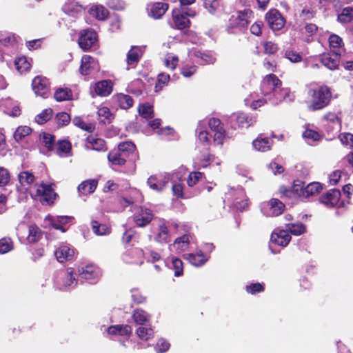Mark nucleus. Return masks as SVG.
Listing matches in <instances>:
<instances>
[{"label":"nucleus","mask_w":353,"mask_h":353,"mask_svg":"<svg viewBox=\"0 0 353 353\" xmlns=\"http://www.w3.org/2000/svg\"><path fill=\"white\" fill-rule=\"evenodd\" d=\"M308 95L310 97L308 109L311 111L324 108L329 104L332 97L331 91L326 85L321 86L318 89H310Z\"/></svg>","instance_id":"nucleus-1"},{"label":"nucleus","mask_w":353,"mask_h":353,"mask_svg":"<svg viewBox=\"0 0 353 353\" xmlns=\"http://www.w3.org/2000/svg\"><path fill=\"white\" fill-rule=\"evenodd\" d=\"M97 32L92 29H85L79 32L78 43L83 50H88L97 45Z\"/></svg>","instance_id":"nucleus-2"},{"label":"nucleus","mask_w":353,"mask_h":353,"mask_svg":"<svg viewBox=\"0 0 353 353\" xmlns=\"http://www.w3.org/2000/svg\"><path fill=\"white\" fill-rule=\"evenodd\" d=\"M252 18H253V12L250 9L238 11L230 18V26L231 28H245Z\"/></svg>","instance_id":"nucleus-3"},{"label":"nucleus","mask_w":353,"mask_h":353,"mask_svg":"<svg viewBox=\"0 0 353 353\" xmlns=\"http://www.w3.org/2000/svg\"><path fill=\"white\" fill-rule=\"evenodd\" d=\"M265 20L273 31L281 30L285 23L284 17L276 9L270 10L265 15Z\"/></svg>","instance_id":"nucleus-4"},{"label":"nucleus","mask_w":353,"mask_h":353,"mask_svg":"<svg viewBox=\"0 0 353 353\" xmlns=\"http://www.w3.org/2000/svg\"><path fill=\"white\" fill-rule=\"evenodd\" d=\"M281 85V81L277 77L273 74H270L267 75L263 80L261 90L265 95L272 92L274 93L275 96H276L279 91H282L280 89Z\"/></svg>","instance_id":"nucleus-5"},{"label":"nucleus","mask_w":353,"mask_h":353,"mask_svg":"<svg viewBox=\"0 0 353 353\" xmlns=\"http://www.w3.org/2000/svg\"><path fill=\"white\" fill-rule=\"evenodd\" d=\"M36 196L39 197L42 203L52 204L56 199L57 194L50 185L41 183L36 185Z\"/></svg>","instance_id":"nucleus-6"},{"label":"nucleus","mask_w":353,"mask_h":353,"mask_svg":"<svg viewBox=\"0 0 353 353\" xmlns=\"http://www.w3.org/2000/svg\"><path fill=\"white\" fill-rule=\"evenodd\" d=\"M32 89L37 95L46 97L49 92V81L44 77H34L32 83Z\"/></svg>","instance_id":"nucleus-7"},{"label":"nucleus","mask_w":353,"mask_h":353,"mask_svg":"<svg viewBox=\"0 0 353 353\" xmlns=\"http://www.w3.org/2000/svg\"><path fill=\"white\" fill-rule=\"evenodd\" d=\"M169 8V4L165 2L150 3L147 6V10L150 17L159 19L162 17Z\"/></svg>","instance_id":"nucleus-8"},{"label":"nucleus","mask_w":353,"mask_h":353,"mask_svg":"<svg viewBox=\"0 0 353 353\" xmlns=\"http://www.w3.org/2000/svg\"><path fill=\"white\" fill-rule=\"evenodd\" d=\"M208 125L210 129L214 132V140L219 144L222 145L223 140L225 137V131L223 127L221 121L216 118H211L209 119Z\"/></svg>","instance_id":"nucleus-9"},{"label":"nucleus","mask_w":353,"mask_h":353,"mask_svg":"<svg viewBox=\"0 0 353 353\" xmlns=\"http://www.w3.org/2000/svg\"><path fill=\"white\" fill-rule=\"evenodd\" d=\"M280 192L287 197H301L304 198L305 183L301 181H295L292 189L280 188Z\"/></svg>","instance_id":"nucleus-10"},{"label":"nucleus","mask_w":353,"mask_h":353,"mask_svg":"<svg viewBox=\"0 0 353 353\" xmlns=\"http://www.w3.org/2000/svg\"><path fill=\"white\" fill-rule=\"evenodd\" d=\"M153 217L150 210L141 208L139 213L134 214L133 220L138 227H145L151 222Z\"/></svg>","instance_id":"nucleus-11"},{"label":"nucleus","mask_w":353,"mask_h":353,"mask_svg":"<svg viewBox=\"0 0 353 353\" xmlns=\"http://www.w3.org/2000/svg\"><path fill=\"white\" fill-rule=\"evenodd\" d=\"M54 254L59 262L64 263L73 259L74 250L67 245H62L57 249Z\"/></svg>","instance_id":"nucleus-12"},{"label":"nucleus","mask_w":353,"mask_h":353,"mask_svg":"<svg viewBox=\"0 0 353 353\" xmlns=\"http://www.w3.org/2000/svg\"><path fill=\"white\" fill-rule=\"evenodd\" d=\"M172 14L174 27L176 28L183 30L189 26L190 20L184 14L183 11H181L179 9H174Z\"/></svg>","instance_id":"nucleus-13"},{"label":"nucleus","mask_w":353,"mask_h":353,"mask_svg":"<svg viewBox=\"0 0 353 353\" xmlns=\"http://www.w3.org/2000/svg\"><path fill=\"white\" fill-rule=\"evenodd\" d=\"M340 54L334 52L332 54H323L321 58L323 65L330 70H335L339 63Z\"/></svg>","instance_id":"nucleus-14"},{"label":"nucleus","mask_w":353,"mask_h":353,"mask_svg":"<svg viewBox=\"0 0 353 353\" xmlns=\"http://www.w3.org/2000/svg\"><path fill=\"white\" fill-rule=\"evenodd\" d=\"M143 55V50L139 46H132L127 54L128 65L134 68Z\"/></svg>","instance_id":"nucleus-15"},{"label":"nucleus","mask_w":353,"mask_h":353,"mask_svg":"<svg viewBox=\"0 0 353 353\" xmlns=\"http://www.w3.org/2000/svg\"><path fill=\"white\" fill-rule=\"evenodd\" d=\"M341 197V192L336 189L329 190L321 198V201L327 206L333 207L337 204Z\"/></svg>","instance_id":"nucleus-16"},{"label":"nucleus","mask_w":353,"mask_h":353,"mask_svg":"<svg viewBox=\"0 0 353 353\" xmlns=\"http://www.w3.org/2000/svg\"><path fill=\"white\" fill-rule=\"evenodd\" d=\"M85 147L87 149L97 151H105L107 150L105 141L93 135L87 137Z\"/></svg>","instance_id":"nucleus-17"},{"label":"nucleus","mask_w":353,"mask_h":353,"mask_svg":"<svg viewBox=\"0 0 353 353\" xmlns=\"http://www.w3.org/2000/svg\"><path fill=\"white\" fill-rule=\"evenodd\" d=\"M203 6L212 15L221 13L223 10V3L221 0H203Z\"/></svg>","instance_id":"nucleus-18"},{"label":"nucleus","mask_w":353,"mask_h":353,"mask_svg":"<svg viewBox=\"0 0 353 353\" xmlns=\"http://www.w3.org/2000/svg\"><path fill=\"white\" fill-rule=\"evenodd\" d=\"M94 88L97 95L106 97L112 92V84L110 81L103 80L96 83Z\"/></svg>","instance_id":"nucleus-19"},{"label":"nucleus","mask_w":353,"mask_h":353,"mask_svg":"<svg viewBox=\"0 0 353 353\" xmlns=\"http://www.w3.org/2000/svg\"><path fill=\"white\" fill-rule=\"evenodd\" d=\"M291 239L290 235L286 230H279L278 232H274L272 234L271 241L276 244L285 247L286 246Z\"/></svg>","instance_id":"nucleus-20"},{"label":"nucleus","mask_w":353,"mask_h":353,"mask_svg":"<svg viewBox=\"0 0 353 353\" xmlns=\"http://www.w3.org/2000/svg\"><path fill=\"white\" fill-rule=\"evenodd\" d=\"M272 141L268 138H264L260 134L255 140L253 141L252 145L254 148L260 152H266L270 150L272 145Z\"/></svg>","instance_id":"nucleus-21"},{"label":"nucleus","mask_w":353,"mask_h":353,"mask_svg":"<svg viewBox=\"0 0 353 353\" xmlns=\"http://www.w3.org/2000/svg\"><path fill=\"white\" fill-rule=\"evenodd\" d=\"M108 333L112 335L129 336L132 333V328L128 325H111L108 328Z\"/></svg>","instance_id":"nucleus-22"},{"label":"nucleus","mask_w":353,"mask_h":353,"mask_svg":"<svg viewBox=\"0 0 353 353\" xmlns=\"http://www.w3.org/2000/svg\"><path fill=\"white\" fill-rule=\"evenodd\" d=\"M97 186V181L95 180H87L82 182L78 186V192L80 195H87L94 192Z\"/></svg>","instance_id":"nucleus-23"},{"label":"nucleus","mask_w":353,"mask_h":353,"mask_svg":"<svg viewBox=\"0 0 353 353\" xmlns=\"http://www.w3.org/2000/svg\"><path fill=\"white\" fill-rule=\"evenodd\" d=\"M270 216L280 215L284 210L285 205L277 199H272L268 203Z\"/></svg>","instance_id":"nucleus-24"},{"label":"nucleus","mask_w":353,"mask_h":353,"mask_svg":"<svg viewBox=\"0 0 353 353\" xmlns=\"http://www.w3.org/2000/svg\"><path fill=\"white\" fill-rule=\"evenodd\" d=\"M108 159L113 165H123L126 162V155L123 154L119 150H112L110 152Z\"/></svg>","instance_id":"nucleus-25"},{"label":"nucleus","mask_w":353,"mask_h":353,"mask_svg":"<svg viewBox=\"0 0 353 353\" xmlns=\"http://www.w3.org/2000/svg\"><path fill=\"white\" fill-rule=\"evenodd\" d=\"M168 180H158L155 176H151L148 179L147 183L149 187L157 192L162 191L168 184Z\"/></svg>","instance_id":"nucleus-26"},{"label":"nucleus","mask_w":353,"mask_h":353,"mask_svg":"<svg viewBox=\"0 0 353 353\" xmlns=\"http://www.w3.org/2000/svg\"><path fill=\"white\" fill-rule=\"evenodd\" d=\"M94 59L89 55H84L81 59V64L80 66V72L83 75H87L90 73L92 68H93Z\"/></svg>","instance_id":"nucleus-27"},{"label":"nucleus","mask_w":353,"mask_h":353,"mask_svg":"<svg viewBox=\"0 0 353 353\" xmlns=\"http://www.w3.org/2000/svg\"><path fill=\"white\" fill-rule=\"evenodd\" d=\"M185 259L195 266H201L208 260L201 252L195 254H188L185 256Z\"/></svg>","instance_id":"nucleus-28"},{"label":"nucleus","mask_w":353,"mask_h":353,"mask_svg":"<svg viewBox=\"0 0 353 353\" xmlns=\"http://www.w3.org/2000/svg\"><path fill=\"white\" fill-rule=\"evenodd\" d=\"M90 14L99 20H104L108 17V11L102 6H95L90 9Z\"/></svg>","instance_id":"nucleus-29"},{"label":"nucleus","mask_w":353,"mask_h":353,"mask_svg":"<svg viewBox=\"0 0 353 353\" xmlns=\"http://www.w3.org/2000/svg\"><path fill=\"white\" fill-rule=\"evenodd\" d=\"M91 228L92 232L97 235H106L110 232V228L109 227L95 220L91 221Z\"/></svg>","instance_id":"nucleus-30"},{"label":"nucleus","mask_w":353,"mask_h":353,"mask_svg":"<svg viewBox=\"0 0 353 353\" xmlns=\"http://www.w3.org/2000/svg\"><path fill=\"white\" fill-rule=\"evenodd\" d=\"M132 318L137 324L143 325L148 321L150 316L141 309L135 310L132 313Z\"/></svg>","instance_id":"nucleus-31"},{"label":"nucleus","mask_w":353,"mask_h":353,"mask_svg":"<svg viewBox=\"0 0 353 353\" xmlns=\"http://www.w3.org/2000/svg\"><path fill=\"white\" fill-rule=\"evenodd\" d=\"M322 190V185L318 182L310 183L305 186L304 199L308 198L320 192Z\"/></svg>","instance_id":"nucleus-32"},{"label":"nucleus","mask_w":353,"mask_h":353,"mask_svg":"<svg viewBox=\"0 0 353 353\" xmlns=\"http://www.w3.org/2000/svg\"><path fill=\"white\" fill-rule=\"evenodd\" d=\"M353 20V7H345L338 15V21L342 23H347Z\"/></svg>","instance_id":"nucleus-33"},{"label":"nucleus","mask_w":353,"mask_h":353,"mask_svg":"<svg viewBox=\"0 0 353 353\" xmlns=\"http://www.w3.org/2000/svg\"><path fill=\"white\" fill-rule=\"evenodd\" d=\"M136 333L139 338L143 341L149 340L154 335V331L151 327H144L143 325L137 328Z\"/></svg>","instance_id":"nucleus-34"},{"label":"nucleus","mask_w":353,"mask_h":353,"mask_svg":"<svg viewBox=\"0 0 353 353\" xmlns=\"http://www.w3.org/2000/svg\"><path fill=\"white\" fill-rule=\"evenodd\" d=\"M42 235L41 230L37 225H30L29 227V234L27 240L29 243H33L38 241Z\"/></svg>","instance_id":"nucleus-35"},{"label":"nucleus","mask_w":353,"mask_h":353,"mask_svg":"<svg viewBox=\"0 0 353 353\" xmlns=\"http://www.w3.org/2000/svg\"><path fill=\"white\" fill-rule=\"evenodd\" d=\"M19 183L22 186H29L34 181V176L28 171H23L18 175Z\"/></svg>","instance_id":"nucleus-36"},{"label":"nucleus","mask_w":353,"mask_h":353,"mask_svg":"<svg viewBox=\"0 0 353 353\" xmlns=\"http://www.w3.org/2000/svg\"><path fill=\"white\" fill-rule=\"evenodd\" d=\"M79 276L85 279H91L94 278L97 273L96 272V269L92 265H86L84 268H82L81 270H79Z\"/></svg>","instance_id":"nucleus-37"},{"label":"nucleus","mask_w":353,"mask_h":353,"mask_svg":"<svg viewBox=\"0 0 353 353\" xmlns=\"http://www.w3.org/2000/svg\"><path fill=\"white\" fill-rule=\"evenodd\" d=\"M15 68L20 73L25 72L30 68V64L25 57H21L14 61Z\"/></svg>","instance_id":"nucleus-38"},{"label":"nucleus","mask_w":353,"mask_h":353,"mask_svg":"<svg viewBox=\"0 0 353 353\" xmlns=\"http://www.w3.org/2000/svg\"><path fill=\"white\" fill-rule=\"evenodd\" d=\"M14 243L11 238L3 237L0 239V254H6L12 250Z\"/></svg>","instance_id":"nucleus-39"},{"label":"nucleus","mask_w":353,"mask_h":353,"mask_svg":"<svg viewBox=\"0 0 353 353\" xmlns=\"http://www.w3.org/2000/svg\"><path fill=\"white\" fill-rule=\"evenodd\" d=\"M54 99L57 101L69 100L72 97V92L68 88H59L54 92Z\"/></svg>","instance_id":"nucleus-40"},{"label":"nucleus","mask_w":353,"mask_h":353,"mask_svg":"<svg viewBox=\"0 0 353 353\" xmlns=\"http://www.w3.org/2000/svg\"><path fill=\"white\" fill-rule=\"evenodd\" d=\"M155 239L160 243H167L170 241L169 231L165 224L163 223L159 225V232Z\"/></svg>","instance_id":"nucleus-41"},{"label":"nucleus","mask_w":353,"mask_h":353,"mask_svg":"<svg viewBox=\"0 0 353 353\" xmlns=\"http://www.w3.org/2000/svg\"><path fill=\"white\" fill-rule=\"evenodd\" d=\"M117 101L123 109H128L133 105V99L130 95L120 94L117 96Z\"/></svg>","instance_id":"nucleus-42"},{"label":"nucleus","mask_w":353,"mask_h":353,"mask_svg":"<svg viewBox=\"0 0 353 353\" xmlns=\"http://www.w3.org/2000/svg\"><path fill=\"white\" fill-rule=\"evenodd\" d=\"M286 228L294 235H300L305 231V225L301 223L286 224Z\"/></svg>","instance_id":"nucleus-43"},{"label":"nucleus","mask_w":353,"mask_h":353,"mask_svg":"<svg viewBox=\"0 0 353 353\" xmlns=\"http://www.w3.org/2000/svg\"><path fill=\"white\" fill-rule=\"evenodd\" d=\"M52 114L51 108L46 109L36 117L35 121L39 124H43L52 118Z\"/></svg>","instance_id":"nucleus-44"},{"label":"nucleus","mask_w":353,"mask_h":353,"mask_svg":"<svg viewBox=\"0 0 353 353\" xmlns=\"http://www.w3.org/2000/svg\"><path fill=\"white\" fill-rule=\"evenodd\" d=\"M32 132L30 128L28 126L19 127L14 133V138L17 141H20L23 138L30 134Z\"/></svg>","instance_id":"nucleus-45"},{"label":"nucleus","mask_w":353,"mask_h":353,"mask_svg":"<svg viewBox=\"0 0 353 353\" xmlns=\"http://www.w3.org/2000/svg\"><path fill=\"white\" fill-rule=\"evenodd\" d=\"M138 110L140 115L145 119L151 118L153 116L152 106L149 103L139 105Z\"/></svg>","instance_id":"nucleus-46"},{"label":"nucleus","mask_w":353,"mask_h":353,"mask_svg":"<svg viewBox=\"0 0 353 353\" xmlns=\"http://www.w3.org/2000/svg\"><path fill=\"white\" fill-rule=\"evenodd\" d=\"M285 57L292 63H299L302 61L301 54L292 49L285 50Z\"/></svg>","instance_id":"nucleus-47"},{"label":"nucleus","mask_w":353,"mask_h":353,"mask_svg":"<svg viewBox=\"0 0 353 353\" xmlns=\"http://www.w3.org/2000/svg\"><path fill=\"white\" fill-rule=\"evenodd\" d=\"M303 137L309 143L316 141L321 139V135L319 132L310 129L305 130L303 133Z\"/></svg>","instance_id":"nucleus-48"},{"label":"nucleus","mask_w":353,"mask_h":353,"mask_svg":"<svg viewBox=\"0 0 353 353\" xmlns=\"http://www.w3.org/2000/svg\"><path fill=\"white\" fill-rule=\"evenodd\" d=\"M194 55L203 61V63H214L216 61V58L212 54L201 51H195Z\"/></svg>","instance_id":"nucleus-49"},{"label":"nucleus","mask_w":353,"mask_h":353,"mask_svg":"<svg viewBox=\"0 0 353 353\" xmlns=\"http://www.w3.org/2000/svg\"><path fill=\"white\" fill-rule=\"evenodd\" d=\"M135 145L131 141H125L119 144L118 149L123 154L127 156L128 153L132 152L135 150Z\"/></svg>","instance_id":"nucleus-50"},{"label":"nucleus","mask_w":353,"mask_h":353,"mask_svg":"<svg viewBox=\"0 0 353 353\" xmlns=\"http://www.w3.org/2000/svg\"><path fill=\"white\" fill-rule=\"evenodd\" d=\"M77 284L75 278L73 276V270L68 268L65 274L64 285L65 288L74 287Z\"/></svg>","instance_id":"nucleus-51"},{"label":"nucleus","mask_w":353,"mask_h":353,"mask_svg":"<svg viewBox=\"0 0 353 353\" xmlns=\"http://www.w3.org/2000/svg\"><path fill=\"white\" fill-rule=\"evenodd\" d=\"M97 113H98L99 118L101 119V121H103L104 123L106 121L110 122L112 120V114L110 112L109 108H108L107 107L100 108L98 110Z\"/></svg>","instance_id":"nucleus-52"},{"label":"nucleus","mask_w":353,"mask_h":353,"mask_svg":"<svg viewBox=\"0 0 353 353\" xmlns=\"http://www.w3.org/2000/svg\"><path fill=\"white\" fill-rule=\"evenodd\" d=\"M71 149V144L68 141L62 140L57 143V153L61 155L62 153H68Z\"/></svg>","instance_id":"nucleus-53"},{"label":"nucleus","mask_w":353,"mask_h":353,"mask_svg":"<svg viewBox=\"0 0 353 353\" xmlns=\"http://www.w3.org/2000/svg\"><path fill=\"white\" fill-rule=\"evenodd\" d=\"M190 242V236L188 235H183L175 239L174 246H176L177 249L183 250L187 247Z\"/></svg>","instance_id":"nucleus-54"},{"label":"nucleus","mask_w":353,"mask_h":353,"mask_svg":"<svg viewBox=\"0 0 353 353\" xmlns=\"http://www.w3.org/2000/svg\"><path fill=\"white\" fill-rule=\"evenodd\" d=\"M236 122L241 128H248L252 123V119H249L245 114L240 113L236 117Z\"/></svg>","instance_id":"nucleus-55"},{"label":"nucleus","mask_w":353,"mask_h":353,"mask_svg":"<svg viewBox=\"0 0 353 353\" xmlns=\"http://www.w3.org/2000/svg\"><path fill=\"white\" fill-rule=\"evenodd\" d=\"M203 176V173L200 172H191L187 180L188 185L190 187L194 185Z\"/></svg>","instance_id":"nucleus-56"},{"label":"nucleus","mask_w":353,"mask_h":353,"mask_svg":"<svg viewBox=\"0 0 353 353\" xmlns=\"http://www.w3.org/2000/svg\"><path fill=\"white\" fill-rule=\"evenodd\" d=\"M329 43L331 48H339L342 46L343 40L339 36L332 34L329 38Z\"/></svg>","instance_id":"nucleus-57"},{"label":"nucleus","mask_w":353,"mask_h":353,"mask_svg":"<svg viewBox=\"0 0 353 353\" xmlns=\"http://www.w3.org/2000/svg\"><path fill=\"white\" fill-rule=\"evenodd\" d=\"M179 59L176 56L168 55L165 59V66L171 70H174L177 65Z\"/></svg>","instance_id":"nucleus-58"},{"label":"nucleus","mask_w":353,"mask_h":353,"mask_svg":"<svg viewBox=\"0 0 353 353\" xmlns=\"http://www.w3.org/2000/svg\"><path fill=\"white\" fill-rule=\"evenodd\" d=\"M42 142L47 149L51 150L53 147L54 137L50 134L43 133L42 137Z\"/></svg>","instance_id":"nucleus-59"},{"label":"nucleus","mask_w":353,"mask_h":353,"mask_svg":"<svg viewBox=\"0 0 353 353\" xmlns=\"http://www.w3.org/2000/svg\"><path fill=\"white\" fill-rule=\"evenodd\" d=\"M172 265L174 269V275L180 276L183 274V262L179 259H172Z\"/></svg>","instance_id":"nucleus-60"},{"label":"nucleus","mask_w":353,"mask_h":353,"mask_svg":"<svg viewBox=\"0 0 353 353\" xmlns=\"http://www.w3.org/2000/svg\"><path fill=\"white\" fill-rule=\"evenodd\" d=\"M324 119L327 121L332 122V123L336 125L339 127L341 125V118L336 113L328 112L324 115Z\"/></svg>","instance_id":"nucleus-61"},{"label":"nucleus","mask_w":353,"mask_h":353,"mask_svg":"<svg viewBox=\"0 0 353 353\" xmlns=\"http://www.w3.org/2000/svg\"><path fill=\"white\" fill-rule=\"evenodd\" d=\"M58 124L60 125H66L70 121V117L66 112H60L57 115Z\"/></svg>","instance_id":"nucleus-62"},{"label":"nucleus","mask_w":353,"mask_h":353,"mask_svg":"<svg viewBox=\"0 0 353 353\" xmlns=\"http://www.w3.org/2000/svg\"><path fill=\"white\" fill-rule=\"evenodd\" d=\"M10 181V174L4 168L0 167V186L6 185Z\"/></svg>","instance_id":"nucleus-63"},{"label":"nucleus","mask_w":353,"mask_h":353,"mask_svg":"<svg viewBox=\"0 0 353 353\" xmlns=\"http://www.w3.org/2000/svg\"><path fill=\"white\" fill-rule=\"evenodd\" d=\"M340 139L343 144L353 147V134L344 133L340 135Z\"/></svg>","instance_id":"nucleus-64"}]
</instances>
